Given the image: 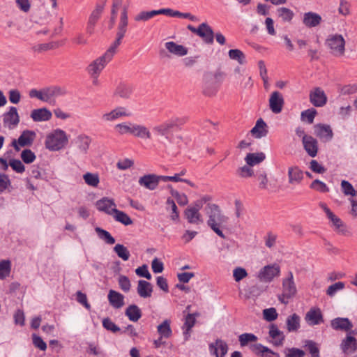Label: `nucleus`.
Wrapping results in <instances>:
<instances>
[{
    "label": "nucleus",
    "mask_w": 357,
    "mask_h": 357,
    "mask_svg": "<svg viewBox=\"0 0 357 357\" xmlns=\"http://www.w3.org/2000/svg\"><path fill=\"white\" fill-rule=\"evenodd\" d=\"M205 211L208 217V226L220 238H225L221 228L227 222L228 218L222 213L220 207L215 204H208Z\"/></svg>",
    "instance_id": "f257e3e1"
},
{
    "label": "nucleus",
    "mask_w": 357,
    "mask_h": 357,
    "mask_svg": "<svg viewBox=\"0 0 357 357\" xmlns=\"http://www.w3.org/2000/svg\"><path fill=\"white\" fill-rule=\"evenodd\" d=\"M68 142L66 133L61 129H56L47 136L45 147L50 151H56L63 149Z\"/></svg>",
    "instance_id": "f03ea898"
},
{
    "label": "nucleus",
    "mask_w": 357,
    "mask_h": 357,
    "mask_svg": "<svg viewBox=\"0 0 357 357\" xmlns=\"http://www.w3.org/2000/svg\"><path fill=\"white\" fill-rule=\"evenodd\" d=\"M297 294V288L291 271L288 273L287 277L284 278L282 284V294L278 295V300L287 305L289 300Z\"/></svg>",
    "instance_id": "7ed1b4c3"
},
{
    "label": "nucleus",
    "mask_w": 357,
    "mask_h": 357,
    "mask_svg": "<svg viewBox=\"0 0 357 357\" xmlns=\"http://www.w3.org/2000/svg\"><path fill=\"white\" fill-rule=\"evenodd\" d=\"M221 73H207L204 76L203 93L206 96H214L221 83Z\"/></svg>",
    "instance_id": "20e7f679"
},
{
    "label": "nucleus",
    "mask_w": 357,
    "mask_h": 357,
    "mask_svg": "<svg viewBox=\"0 0 357 357\" xmlns=\"http://www.w3.org/2000/svg\"><path fill=\"white\" fill-rule=\"evenodd\" d=\"M345 40L341 34H330L325 42L330 52L335 56H342L345 52Z\"/></svg>",
    "instance_id": "39448f33"
},
{
    "label": "nucleus",
    "mask_w": 357,
    "mask_h": 357,
    "mask_svg": "<svg viewBox=\"0 0 357 357\" xmlns=\"http://www.w3.org/2000/svg\"><path fill=\"white\" fill-rule=\"evenodd\" d=\"M183 123L184 121L183 119L178 118L172 119L162 123L155 126L153 128V131L157 136L164 137L165 139H169V135L171 131L175 127Z\"/></svg>",
    "instance_id": "423d86ee"
},
{
    "label": "nucleus",
    "mask_w": 357,
    "mask_h": 357,
    "mask_svg": "<svg viewBox=\"0 0 357 357\" xmlns=\"http://www.w3.org/2000/svg\"><path fill=\"white\" fill-rule=\"evenodd\" d=\"M111 60L112 59L104 54L89 65L87 67L89 73L93 79H98L100 72Z\"/></svg>",
    "instance_id": "0eeeda50"
},
{
    "label": "nucleus",
    "mask_w": 357,
    "mask_h": 357,
    "mask_svg": "<svg viewBox=\"0 0 357 357\" xmlns=\"http://www.w3.org/2000/svg\"><path fill=\"white\" fill-rule=\"evenodd\" d=\"M280 273V268L278 265H267L261 269L258 277L261 281L269 282L272 281L275 277L278 276Z\"/></svg>",
    "instance_id": "6e6552de"
},
{
    "label": "nucleus",
    "mask_w": 357,
    "mask_h": 357,
    "mask_svg": "<svg viewBox=\"0 0 357 357\" xmlns=\"http://www.w3.org/2000/svg\"><path fill=\"white\" fill-rule=\"evenodd\" d=\"M105 8V2L98 3L95 9L91 12L86 27V31L89 34H92L96 22L100 19Z\"/></svg>",
    "instance_id": "1a4fd4ad"
},
{
    "label": "nucleus",
    "mask_w": 357,
    "mask_h": 357,
    "mask_svg": "<svg viewBox=\"0 0 357 357\" xmlns=\"http://www.w3.org/2000/svg\"><path fill=\"white\" fill-rule=\"evenodd\" d=\"M284 104L282 95L278 91L272 92L269 98V108L274 114L282 112Z\"/></svg>",
    "instance_id": "9d476101"
},
{
    "label": "nucleus",
    "mask_w": 357,
    "mask_h": 357,
    "mask_svg": "<svg viewBox=\"0 0 357 357\" xmlns=\"http://www.w3.org/2000/svg\"><path fill=\"white\" fill-rule=\"evenodd\" d=\"M310 101L315 107H323L326 104L327 96L320 87H315L310 93Z\"/></svg>",
    "instance_id": "9b49d317"
},
{
    "label": "nucleus",
    "mask_w": 357,
    "mask_h": 357,
    "mask_svg": "<svg viewBox=\"0 0 357 357\" xmlns=\"http://www.w3.org/2000/svg\"><path fill=\"white\" fill-rule=\"evenodd\" d=\"M331 326L335 331L351 333L353 324L348 318L337 317L331 321Z\"/></svg>",
    "instance_id": "f8f14e48"
},
{
    "label": "nucleus",
    "mask_w": 357,
    "mask_h": 357,
    "mask_svg": "<svg viewBox=\"0 0 357 357\" xmlns=\"http://www.w3.org/2000/svg\"><path fill=\"white\" fill-rule=\"evenodd\" d=\"M314 134L324 142H329L333 137V130L329 125L318 123L314 126Z\"/></svg>",
    "instance_id": "ddd939ff"
},
{
    "label": "nucleus",
    "mask_w": 357,
    "mask_h": 357,
    "mask_svg": "<svg viewBox=\"0 0 357 357\" xmlns=\"http://www.w3.org/2000/svg\"><path fill=\"white\" fill-rule=\"evenodd\" d=\"M3 124L9 129H13L17 126L20 122V116L17 108L10 107L9 111L3 114Z\"/></svg>",
    "instance_id": "4468645a"
},
{
    "label": "nucleus",
    "mask_w": 357,
    "mask_h": 357,
    "mask_svg": "<svg viewBox=\"0 0 357 357\" xmlns=\"http://www.w3.org/2000/svg\"><path fill=\"white\" fill-rule=\"evenodd\" d=\"M227 351V344L220 339H217L215 342L209 344V351L211 354L215 355V357H225Z\"/></svg>",
    "instance_id": "2eb2a0df"
},
{
    "label": "nucleus",
    "mask_w": 357,
    "mask_h": 357,
    "mask_svg": "<svg viewBox=\"0 0 357 357\" xmlns=\"http://www.w3.org/2000/svg\"><path fill=\"white\" fill-rule=\"evenodd\" d=\"M160 181V176L153 174L144 175L140 177L138 181L141 186H144L150 190L156 189Z\"/></svg>",
    "instance_id": "dca6fc26"
},
{
    "label": "nucleus",
    "mask_w": 357,
    "mask_h": 357,
    "mask_svg": "<svg viewBox=\"0 0 357 357\" xmlns=\"http://www.w3.org/2000/svg\"><path fill=\"white\" fill-rule=\"evenodd\" d=\"M340 348L345 354H352L357 350V340L355 337L347 334L346 337L342 341Z\"/></svg>",
    "instance_id": "f3484780"
},
{
    "label": "nucleus",
    "mask_w": 357,
    "mask_h": 357,
    "mask_svg": "<svg viewBox=\"0 0 357 357\" xmlns=\"http://www.w3.org/2000/svg\"><path fill=\"white\" fill-rule=\"evenodd\" d=\"M303 148L310 157H315L318 152V142L312 136L304 137L303 140Z\"/></svg>",
    "instance_id": "a211bd4d"
},
{
    "label": "nucleus",
    "mask_w": 357,
    "mask_h": 357,
    "mask_svg": "<svg viewBox=\"0 0 357 357\" xmlns=\"http://www.w3.org/2000/svg\"><path fill=\"white\" fill-rule=\"evenodd\" d=\"M321 16L317 13L310 11L303 15V23L307 28L317 26L321 24Z\"/></svg>",
    "instance_id": "6ab92c4d"
},
{
    "label": "nucleus",
    "mask_w": 357,
    "mask_h": 357,
    "mask_svg": "<svg viewBox=\"0 0 357 357\" xmlns=\"http://www.w3.org/2000/svg\"><path fill=\"white\" fill-rule=\"evenodd\" d=\"M43 91V102H50L51 100L57 96H63L66 93V90L60 86H54L45 88Z\"/></svg>",
    "instance_id": "aec40b11"
},
{
    "label": "nucleus",
    "mask_w": 357,
    "mask_h": 357,
    "mask_svg": "<svg viewBox=\"0 0 357 357\" xmlns=\"http://www.w3.org/2000/svg\"><path fill=\"white\" fill-rule=\"evenodd\" d=\"M268 334L273 340L272 343L275 346L278 347L283 344L285 336L275 324H272L270 325Z\"/></svg>",
    "instance_id": "412c9836"
},
{
    "label": "nucleus",
    "mask_w": 357,
    "mask_h": 357,
    "mask_svg": "<svg viewBox=\"0 0 357 357\" xmlns=\"http://www.w3.org/2000/svg\"><path fill=\"white\" fill-rule=\"evenodd\" d=\"M288 179L290 184H300L303 179V172L298 166L290 167L288 169Z\"/></svg>",
    "instance_id": "4be33fe9"
},
{
    "label": "nucleus",
    "mask_w": 357,
    "mask_h": 357,
    "mask_svg": "<svg viewBox=\"0 0 357 357\" xmlns=\"http://www.w3.org/2000/svg\"><path fill=\"white\" fill-rule=\"evenodd\" d=\"M306 321L311 326L318 325L324 322L323 315L318 309H310L305 315Z\"/></svg>",
    "instance_id": "5701e85b"
},
{
    "label": "nucleus",
    "mask_w": 357,
    "mask_h": 357,
    "mask_svg": "<svg viewBox=\"0 0 357 357\" xmlns=\"http://www.w3.org/2000/svg\"><path fill=\"white\" fill-rule=\"evenodd\" d=\"M109 304L116 309H119L124 305V296L115 290H109L108 296Z\"/></svg>",
    "instance_id": "b1692460"
},
{
    "label": "nucleus",
    "mask_w": 357,
    "mask_h": 357,
    "mask_svg": "<svg viewBox=\"0 0 357 357\" xmlns=\"http://www.w3.org/2000/svg\"><path fill=\"white\" fill-rule=\"evenodd\" d=\"M97 208L106 213L108 215H113V208L116 207V204L113 199H110L107 197H103L102 199L97 201L96 202Z\"/></svg>",
    "instance_id": "393cba45"
},
{
    "label": "nucleus",
    "mask_w": 357,
    "mask_h": 357,
    "mask_svg": "<svg viewBox=\"0 0 357 357\" xmlns=\"http://www.w3.org/2000/svg\"><path fill=\"white\" fill-rule=\"evenodd\" d=\"M52 116V112L47 108L36 109L31 113V118L35 122L49 121Z\"/></svg>",
    "instance_id": "a878e982"
},
{
    "label": "nucleus",
    "mask_w": 357,
    "mask_h": 357,
    "mask_svg": "<svg viewBox=\"0 0 357 357\" xmlns=\"http://www.w3.org/2000/svg\"><path fill=\"white\" fill-rule=\"evenodd\" d=\"M199 316V314L198 312H195L192 314L188 313L185 317V322L183 328L184 330L183 335L185 337V340H188L191 329L195 324L196 317Z\"/></svg>",
    "instance_id": "bb28decb"
},
{
    "label": "nucleus",
    "mask_w": 357,
    "mask_h": 357,
    "mask_svg": "<svg viewBox=\"0 0 357 357\" xmlns=\"http://www.w3.org/2000/svg\"><path fill=\"white\" fill-rule=\"evenodd\" d=\"M268 132L267 125L262 119H258L255 126L250 130L251 134L257 139L266 137Z\"/></svg>",
    "instance_id": "cd10ccee"
},
{
    "label": "nucleus",
    "mask_w": 357,
    "mask_h": 357,
    "mask_svg": "<svg viewBox=\"0 0 357 357\" xmlns=\"http://www.w3.org/2000/svg\"><path fill=\"white\" fill-rule=\"evenodd\" d=\"M165 45L169 52L176 56H183L188 54V49L185 47L173 41L167 42Z\"/></svg>",
    "instance_id": "c85d7f7f"
},
{
    "label": "nucleus",
    "mask_w": 357,
    "mask_h": 357,
    "mask_svg": "<svg viewBox=\"0 0 357 357\" xmlns=\"http://www.w3.org/2000/svg\"><path fill=\"white\" fill-rule=\"evenodd\" d=\"M126 109L122 107H116L108 113L102 114V119L104 121H113L121 116H127Z\"/></svg>",
    "instance_id": "c756f323"
},
{
    "label": "nucleus",
    "mask_w": 357,
    "mask_h": 357,
    "mask_svg": "<svg viewBox=\"0 0 357 357\" xmlns=\"http://www.w3.org/2000/svg\"><path fill=\"white\" fill-rule=\"evenodd\" d=\"M137 291L140 297L149 298L151 296L153 287L150 282L141 280L138 281Z\"/></svg>",
    "instance_id": "7c9ffc66"
},
{
    "label": "nucleus",
    "mask_w": 357,
    "mask_h": 357,
    "mask_svg": "<svg viewBox=\"0 0 357 357\" xmlns=\"http://www.w3.org/2000/svg\"><path fill=\"white\" fill-rule=\"evenodd\" d=\"M36 133L34 131L26 130H24L17 139V143L20 146H31L35 139Z\"/></svg>",
    "instance_id": "2f4dec72"
},
{
    "label": "nucleus",
    "mask_w": 357,
    "mask_h": 357,
    "mask_svg": "<svg viewBox=\"0 0 357 357\" xmlns=\"http://www.w3.org/2000/svg\"><path fill=\"white\" fill-rule=\"evenodd\" d=\"M201 26L203 28L201 29L198 36L201 37L206 43L212 44L213 43L214 38V33L213 29L208 24L205 22L201 24Z\"/></svg>",
    "instance_id": "473e14b6"
},
{
    "label": "nucleus",
    "mask_w": 357,
    "mask_h": 357,
    "mask_svg": "<svg viewBox=\"0 0 357 357\" xmlns=\"http://www.w3.org/2000/svg\"><path fill=\"white\" fill-rule=\"evenodd\" d=\"M125 314L130 321L136 322L142 317V313L137 305L132 304L126 309Z\"/></svg>",
    "instance_id": "72a5a7b5"
},
{
    "label": "nucleus",
    "mask_w": 357,
    "mask_h": 357,
    "mask_svg": "<svg viewBox=\"0 0 357 357\" xmlns=\"http://www.w3.org/2000/svg\"><path fill=\"white\" fill-rule=\"evenodd\" d=\"M132 135L141 139H151V133L148 128L143 125L134 123Z\"/></svg>",
    "instance_id": "f704fd0d"
},
{
    "label": "nucleus",
    "mask_w": 357,
    "mask_h": 357,
    "mask_svg": "<svg viewBox=\"0 0 357 357\" xmlns=\"http://www.w3.org/2000/svg\"><path fill=\"white\" fill-rule=\"evenodd\" d=\"M132 93V86L126 83H120L114 91V95L121 98L128 99Z\"/></svg>",
    "instance_id": "c9c22d12"
},
{
    "label": "nucleus",
    "mask_w": 357,
    "mask_h": 357,
    "mask_svg": "<svg viewBox=\"0 0 357 357\" xmlns=\"http://www.w3.org/2000/svg\"><path fill=\"white\" fill-rule=\"evenodd\" d=\"M91 142V139L86 135H79L75 139V144H77L79 151L83 154L87 153Z\"/></svg>",
    "instance_id": "e433bc0d"
},
{
    "label": "nucleus",
    "mask_w": 357,
    "mask_h": 357,
    "mask_svg": "<svg viewBox=\"0 0 357 357\" xmlns=\"http://www.w3.org/2000/svg\"><path fill=\"white\" fill-rule=\"evenodd\" d=\"M300 317L297 314L294 313L289 315L286 321L287 331L289 332L297 331L300 328Z\"/></svg>",
    "instance_id": "4c0bfd02"
},
{
    "label": "nucleus",
    "mask_w": 357,
    "mask_h": 357,
    "mask_svg": "<svg viewBox=\"0 0 357 357\" xmlns=\"http://www.w3.org/2000/svg\"><path fill=\"white\" fill-rule=\"evenodd\" d=\"M113 212L114 213L112 215L116 221L119 222L126 226L130 225L133 223L132 220L125 212L119 211L116 208H113Z\"/></svg>",
    "instance_id": "58836bf2"
},
{
    "label": "nucleus",
    "mask_w": 357,
    "mask_h": 357,
    "mask_svg": "<svg viewBox=\"0 0 357 357\" xmlns=\"http://www.w3.org/2000/svg\"><path fill=\"white\" fill-rule=\"evenodd\" d=\"M185 217L188 220V222L191 224H197L199 222H202L201 215L197 212V209L195 208H188L185 211Z\"/></svg>",
    "instance_id": "ea45409f"
},
{
    "label": "nucleus",
    "mask_w": 357,
    "mask_h": 357,
    "mask_svg": "<svg viewBox=\"0 0 357 357\" xmlns=\"http://www.w3.org/2000/svg\"><path fill=\"white\" fill-rule=\"evenodd\" d=\"M265 158V154L261 152L257 153H248L245 158V160L248 165L254 166L264 161Z\"/></svg>",
    "instance_id": "a19ab883"
},
{
    "label": "nucleus",
    "mask_w": 357,
    "mask_h": 357,
    "mask_svg": "<svg viewBox=\"0 0 357 357\" xmlns=\"http://www.w3.org/2000/svg\"><path fill=\"white\" fill-rule=\"evenodd\" d=\"M95 231L98 238L104 241L107 244L113 245L115 243V238L107 231L100 227H96Z\"/></svg>",
    "instance_id": "79ce46f5"
},
{
    "label": "nucleus",
    "mask_w": 357,
    "mask_h": 357,
    "mask_svg": "<svg viewBox=\"0 0 357 357\" xmlns=\"http://www.w3.org/2000/svg\"><path fill=\"white\" fill-rule=\"evenodd\" d=\"M11 271V261L8 259L0 261V280H4L10 275Z\"/></svg>",
    "instance_id": "37998d69"
},
{
    "label": "nucleus",
    "mask_w": 357,
    "mask_h": 357,
    "mask_svg": "<svg viewBox=\"0 0 357 357\" xmlns=\"http://www.w3.org/2000/svg\"><path fill=\"white\" fill-rule=\"evenodd\" d=\"M158 332L160 336L165 338H169L172 334V331L170 327V321L166 319L160 324L158 326Z\"/></svg>",
    "instance_id": "c03bdc74"
},
{
    "label": "nucleus",
    "mask_w": 357,
    "mask_h": 357,
    "mask_svg": "<svg viewBox=\"0 0 357 357\" xmlns=\"http://www.w3.org/2000/svg\"><path fill=\"white\" fill-rule=\"evenodd\" d=\"M228 54L231 59L237 61L239 64L242 65L246 63L244 53L238 49L230 50Z\"/></svg>",
    "instance_id": "a18cd8bd"
},
{
    "label": "nucleus",
    "mask_w": 357,
    "mask_h": 357,
    "mask_svg": "<svg viewBox=\"0 0 357 357\" xmlns=\"http://www.w3.org/2000/svg\"><path fill=\"white\" fill-rule=\"evenodd\" d=\"M304 347L307 349L311 357H320L319 349L315 342L309 340H305Z\"/></svg>",
    "instance_id": "49530a36"
},
{
    "label": "nucleus",
    "mask_w": 357,
    "mask_h": 357,
    "mask_svg": "<svg viewBox=\"0 0 357 357\" xmlns=\"http://www.w3.org/2000/svg\"><path fill=\"white\" fill-rule=\"evenodd\" d=\"M134 123L131 122L119 123L115 126V129L120 135L131 134L132 135Z\"/></svg>",
    "instance_id": "de8ad7c7"
},
{
    "label": "nucleus",
    "mask_w": 357,
    "mask_h": 357,
    "mask_svg": "<svg viewBox=\"0 0 357 357\" xmlns=\"http://www.w3.org/2000/svg\"><path fill=\"white\" fill-rule=\"evenodd\" d=\"M85 183L90 186L97 187L100 182L99 176L97 174L87 172L83 175Z\"/></svg>",
    "instance_id": "09e8293b"
},
{
    "label": "nucleus",
    "mask_w": 357,
    "mask_h": 357,
    "mask_svg": "<svg viewBox=\"0 0 357 357\" xmlns=\"http://www.w3.org/2000/svg\"><path fill=\"white\" fill-rule=\"evenodd\" d=\"M114 251L116 253L119 257L124 261L128 260L130 257V252L127 248L121 244H116L114 248Z\"/></svg>",
    "instance_id": "8fccbe9b"
},
{
    "label": "nucleus",
    "mask_w": 357,
    "mask_h": 357,
    "mask_svg": "<svg viewBox=\"0 0 357 357\" xmlns=\"http://www.w3.org/2000/svg\"><path fill=\"white\" fill-rule=\"evenodd\" d=\"M258 337L252 333H243L239 335L238 340L241 347L246 346L249 342H256Z\"/></svg>",
    "instance_id": "3c124183"
},
{
    "label": "nucleus",
    "mask_w": 357,
    "mask_h": 357,
    "mask_svg": "<svg viewBox=\"0 0 357 357\" xmlns=\"http://www.w3.org/2000/svg\"><path fill=\"white\" fill-rule=\"evenodd\" d=\"M256 176L259 181V188L262 190L267 189L268 187V178L267 174L264 170H260L257 172Z\"/></svg>",
    "instance_id": "603ef678"
},
{
    "label": "nucleus",
    "mask_w": 357,
    "mask_h": 357,
    "mask_svg": "<svg viewBox=\"0 0 357 357\" xmlns=\"http://www.w3.org/2000/svg\"><path fill=\"white\" fill-rule=\"evenodd\" d=\"M36 155L31 149H24L21 153V158L26 164H30L36 160Z\"/></svg>",
    "instance_id": "864d4df0"
},
{
    "label": "nucleus",
    "mask_w": 357,
    "mask_h": 357,
    "mask_svg": "<svg viewBox=\"0 0 357 357\" xmlns=\"http://www.w3.org/2000/svg\"><path fill=\"white\" fill-rule=\"evenodd\" d=\"M285 357H304L305 352L298 348H287L284 350Z\"/></svg>",
    "instance_id": "5fc2aeb1"
},
{
    "label": "nucleus",
    "mask_w": 357,
    "mask_h": 357,
    "mask_svg": "<svg viewBox=\"0 0 357 357\" xmlns=\"http://www.w3.org/2000/svg\"><path fill=\"white\" fill-rule=\"evenodd\" d=\"M264 319L267 321H273L278 318V314L274 307L264 309L263 310Z\"/></svg>",
    "instance_id": "6e6d98bb"
},
{
    "label": "nucleus",
    "mask_w": 357,
    "mask_h": 357,
    "mask_svg": "<svg viewBox=\"0 0 357 357\" xmlns=\"http://www.w3.org/2000/svg\"><path fill=\"white\" fill-rule=\"evenodd\" d=\"M102 326L107 331L113 333L121 331V328L116 326L109 317L104 318L102 320Z\"/></svg>",
    "instance_id": "4d7b16f0"
},
{
    "label": "nucleus",
    "mask_w": 357,
    "mask_h": 357,
    "mask_svg": "<svg viewBox=\"0 0 357 357\" xmlns=\"http://www.w3.org/2000/svg\"><path fill=\"white\" fill-rule=\"evenodd\" d=\"M279 16L284 20L289 22L291 20L294 16V13L287 8H280L278 9Z\"/></svg>",
    "instance_id": "13d9d810"
},
{
    "label": "nucleus",
    "mask_w": 357,
    "mask_h": 357,
    "mask_svg": "<svg viewBox=\"0 0 357 357\" xmlns=\"http://www.w3.org/2000/svg\"><path fill=\"white\" fill-rule=\"evenodd\" d=\"M344 283L343 282H337L328 287L326 290V294L329 296H333L337 291L342 290L344 288Z\"/></svg>",
    "instance_id": "bf43d9fd"
},
{
    "label": "nucleus",
    "mask_w": 357,
    "mask_h": 357,
    "mask_svg": "<svg viewBox=\"0 0 357 357\" xmlns=\"http://www.w3.org/2000/svg\"><path fill=\"white\" fill-rule=\"evenodd\" d=\"M341 188L343 193L346 195L354 196L356 193L357 194V191L356 192L352 185L347 181H342Z\"/></svg>",
    "instance_id": "052dcab7"
},
{
    "label": "nucleus",
    "mask_w": 357,
    "mask_h": 357,
    "mask_svg": "<svg viewBox=\"0 0 357 357\" xmlns=\"http://www.w3.org/2000/svg\"><path fill=\"white\" fill-rule=\"evenodd\" d=\"M120 288L125 292L130 291L131 284L129 278L126 275H120L118 280Z\"/></svg>",
    "instance_id": "680f3d73"
},
{
    "label": "nucleus",
    "mask_w": 357,
    "mask_h": 357,
    "mask_svg": "<svg viewBox=\"0 0 357 357\" xmlns=\"http://www.w3.org/2000/svg\"><path fill=\"white\" fill-rule=\"evenodd\" d=\"M350 3L346 0H340L338 8V13L342 16H347L350 14Z\"/></svg>",
    "instance_id": "e2e57ef3"
},
{
    "label": "nucleus",
    "mask_w": 357,
    "mask_h": 357,
    "mask_svg": "<svg viewBox=\"0 0 357 357\" xmlns=\"http://www.w3.org/2000/svg\"><path fill=\"white\" fill-rule=\"evenodd\" d=\"M310 188L321 192H326L329 191V188L324 182L316 179L310 184Z\"/></svg>",
    "instance_id": "0e129e2a"
},
{
    "label": "nucleus",
    "mask_w": 357,
    "mask_h": 357,
    "mask_svg": "<svg viewBox=\"0 0 357 357\" xmlns=\"http://www.w3.org/2000/svg\"><path fill=\"white\" fill-rule=\"evenodd\" d=\"M250 349L256 355L261 357H267V354H264V351H268L267 347L259 343L251 345Z\"/></svg>",
    "instance_id": "69168bd1"
},
{
    "label": "nucleus",
    "mask_w": 357,
    "mask_h": 357,
    "mask_svg": "<svg viewBox=\"0 0 357 357\" xmlns=\"http://www.w3.org/2000/svg\"><path fill=\"white\" fill-rule=\"evenodd\" d=\"M238 174L242 178H249L253 176V169L249 165H244L237 169Z\"/></svg>",
    "instance_id": "338daca9"
},
{
    "label": "nucleus",
    "mask_w": 357,
    "mask_h": 357,
    "mask_svg": "<svg viewBox=\"0 0 357 357\" xmlns=\"http://www.w3.org/2000/svg\"><path fill=\"white\" fill-rule=\"evenodd\" d=\"M12 169L17 173H22L25 170V167L22 162L18 159H11L9 162Z\"/></svg>",
    "instance_id": "774afa93"
}]
</instances>
